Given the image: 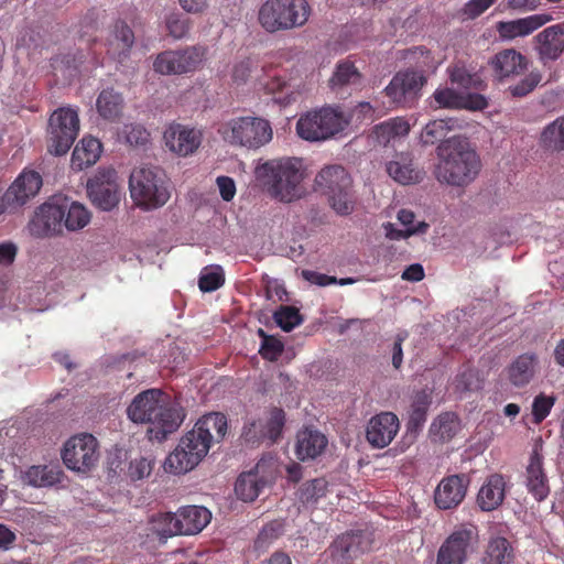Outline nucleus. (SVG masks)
I'll return each mask as SVG.
<instances>
[{
    "mask_svg": "<svg viewBox=\"0 0 564 564\" xmlns=\"http://www.w3.org/2000/svg\"><path fill=\"white\" fill-rule=\"evenodd\" d=\"M133 423L149 424L150 440L164 441L183 422L184 414L174 406L170 397L160 389H148L138 393L127 409Z\"/></svg>",
    "mask_w": 564,
    "mask_h": 564,
    "instance_id": "1",
    "label": "nucleus"
},
{
    "mask_svg": "<svg viewBox=\"0 0 564 564\" xmlns=\"http://www.w3.org/2000/svg\"><path fill=\"white\" fill-rule=\"evenodd\" d=\"M438 164L436 178L452 186H466L474 182L481 170V160L467 138L454 135L436 149Z\"/></svg>",
    "mask_w": 564,
    "mask_h": 564,
    "instance_id": "2",
    "label": "nucleus"
},
{
    "mask_svg": "<svg viewBox=\"0 0 564 564\" xmlns=\"http://www.w3.org/2000/svg\"><path fill=\"white\" fill-rule=\"evenodd\" d=\"M254 173L257 180L275 199L291 203L300 199L304 194L302 182L305 167L299 158L268 160L259 164Z\"/></svg>",
    "mask_w": 564,
    "mask_h": 564,
    "instance_id": "3",
    "label": "nucleus"
},
{
    "mask_svg": "<svg viewBox=\"0 0 564 564\" xmlns=\"http://www.w3.org/2000/svg\"><path fill=\"white\" fill-rule=\"evenodd\" d=\"M314 191L334 212L354 210L357 202L352 178L339 164L324 166L314 178Z\"/></svg>",
    "mask_w": 564,
    "mask_h": 564,
    "instance_id": "4",
    "label": "nucleus"
},
{
    "mask_svg": "<svg viewBox=\"0 0 564 564\" xmlns=\"http://www.w3.org/2000/svg\"><path fill=\"white\" fill-rule=\"evenodd\" d=\"M307 0H267L258 11L259 24L269 33L302 28L310 19Z\"/></svg>",
    "mask_w": 564,
    "mask_h": 564,
    "instance_id": "5",
    "label": "nucleus"
},
{
    "mask_svg": "<svg viewBox=\"0 0 564 564\" xmlns=\"http://www.w3.org/2000/svg\"><path fill=\"white\" fill-rule=\"evenodd\" d=\"M221 139L231 147L258 150L273 138L271 123L261 117L243 116L221 123L217 130Z\"/></svg>",
    "mask_w": 564,
    "mask_h": 564,
    "instance_id": "6",
    "label": "nucleus"
},
{
    "mask_svg": "<svg viewBox=\"0 0 564 564\" xmlns=\"http://www.w3.org/2000/svg\"><path fill=\"white\" fill-rule=\"evenodd\" d=\"M130 194L137 206L159 208L170 198L164 175L156 166L134 169L129 177Z\"/></svg>",
    "mask_w": 564,
    "mask_h": 564,
    "instance_id": "7",
    "label": "nucleus"
},
{
    "mask_svg": "<svg viewBox=\"0 0 564 564\" xmlns=\"http://www.w3.org/2000/svg\"><path fill=\"white\" fill-rule=\"evenodd\" d=\"M349 124L339 107H323L310 111L297 120L296 132L307 141L327 140L341 132Z\"/></svg>",
    "mask_w": 564,
    "mask_h": 564,
    "instance_id": "8",
    "label": "nucleus"
},
{
    "mask_svg": "<svg viewBox=\"0 0 564 564\" xmlns=\"http://www.w3.org/2000/svg\"><path fill=\"white\" fill-rule=\"evenodd\" d=\"M207 58V47L191 45L180 50H166L153 61V70L160 75H187L200 69Z\"/></svg>",
    "mask_w": 564,
    "mask_h": 564,
    "instance_id": "9",
    "label": "nucleus"
},
{
    "mask_svg": "<svg viewBox=\"0 0 564 564\" xmlns=\"http://www.w3.org/2000/svg\"><path fill=\"white\" fill-rule=\"evenodd\" d=\"M210 443L194 426L166 457L164 469L176 475L185 474L199 464L207 455Z\"/></svg>",
    "mask_w": 564,
    "mask_h": 564,
    "instance_id": "10",
    "label": "nucleus"
},
{
    "mask_svg": "<svg viewBox=\"0 0 564 564\" xmlns=\"http://www.w3.org/2000/svg\"><path fill=\"white\" fill-rule=\"evenodd\" d=\"M79 132V118L75 109L61 107L48 119L47 149L55 155H64Z\"/></svg>",
    "mask_w": 564,
    "mask_h": 564,
    "instance_id": "11",
    "label": "nucleus"
},
{
    "mask_svg": "<svg viewBox=\"0 0 564 564\" xmlns=\"http://www.w3.org/2000/svg\"><path fill=\"white\" fill-rule=\"evenodd\" d=\"M62 458L65 466L76 473L87 474L99 459V444L89 433L72 436L64 444Z\"/></svg>",
    "mask_w": 564,
    "mask_h": 564,
    "instance_id": "12",
    "label": "nucleus"
},
{
    "mask_svg": "<svg viewBox=\"0 0 564 564\" xmlns=\"http://www.w3.org/2000/svg\"><path fill=\"white\" fill-rule=\"evenodd\" d=\"M87 193L93 205L102 212H111L118 207L121 189L117 182V172L112 167L99 169L88 180Z\"/></svg>",
    "mask_w": 564,
    "mask_h": 564,
    "instance_id": "13",
    "label": "nucleus"
},
{
    "mask_svg": "<svg viewBox=\"0 0 564 564\" xmlns=\"http://www.w3.org/2000/svg\"><path fill=\"white\" fill-rule=\"evenodd\" d=\"M42 185L43 180L39 172L23 169L1 196L0 212L24 207L39 194Z\"/></svg>",
    "mask_w": 564,
    "mask_h": 564,
    "instance_id": "14",
    "label": "nucleus"
},
{
    "mask_svg": "<svg viewBox=\"0 0 564 564\" xmlns=\"http://www.w3.org/2000/svg\"><path fill=\"white\" fill-rule=\"evenodd\" d=\"M91 214H34L29 223L30 234L34 237H50L63 231L78 230L90 223Z\"/></svg>",
    "mask_w": 564,
    "mask_h": 564,
    "instance_id": "15",
    "label": "nucleus"
},
{
    "mask_svg": "<svg viewBox=\"0 0 564 564\" xmlns=\"http://www.w3.org/2000/svg\"><path fill=\"white\" fill-rule=\"evenodd\" d=\"M204 132L197 127L178 122L170 123L163 133L165 147L178 156H189L200 147Z\"/></svg>",
    "mask_w": 564,
    "mask_h": 564,
    "instance_id": "16",
    "label": "nucleus"
},
{
    "mask_svg": "<svg viewBox=\"0 0 564 564\" xmlns=\"http://www.w3.org/2000/svg\"><path fill=\"white\" fill-rule=\"evenodd\" d=\"M427 77L423 73L408 68L398 72L384 88L386 95L395 105L406 106L417 98L422 87L426 84Z\"/></svg>",
    "mask_w": 564,
    "mask_h": 564,
    "instance_id": "17",
    "label": "nucleus"
},
{
    "mask_svg": "<svg viewBox=\"0 0 564 564\" xmlns=\"http://www.w3.org/2000/svg\"><path fill=\"white\" fill-rule=\"evenodd\" d=\"M370 534L364 531H350L338 535L329 545L327 552L337 564L350 562L371 550Z\"/></svg>",
    "mask_w": 564,
    "mask_h": 564,
    "instance_id": "18",
    "label": "nucleus"
},
{
    "mask_svg": "<svg viewBox=\"0 0 564 564\" xmlns=\"http://www.w3.org/2000/svg\"><path fill=\"white\" fill-rule=\"evenodd\" d=\"M470 484L467 474H455L444 477L437 485L434 502L438 509L449 510L458 507L466 497Z\"/></svg>",
    "mask_w": 564,
    "mask_h": 564,
    "instance_id": "19",
    "label": "nucleus"
},
{
    "mask_svg": "<svg viewBox=\"0 0 564 564\" xmlns=\"http://www.w3.org/2000/svg\"><path fill=\"white\" fill-rule=\"evenodd\" d=\"M172 523L171 532H180L181 535L199 533L210 521L212 513L205 507L186 506L176 512V517L166 518Z\"/></svg>",
    "mask_w": 564,
    "mask_h": 564,
    "instance_id": "20",
    "label": "nucleus"
},
{
    "mask_svg": "<svg viewBox=\"0 0 564 564\" xmlns=\"http://www.w3.org/2000/svg\"><path fill=\"white\" fill-rule=\"evenodd\" d=\"M134 32L123 20H117L106 37V53L119 63L129 58L134 44Z\"/></svg>",
    "mask_w": 564,
    "mask_h": 564,
    "instance_id": "21",
    "label": "nucleus"
},
{
    "mask_svg": "<svg viewBox=\"0 0 564 564\" xmlns=\"http://www.w3.org/2000/svg\"><path fill=\"white\" fill-rule=\"evenodd\" d=\"M399 427V419L394 413L381 412L370 419L366 438L372 447L383 448L393 441Z\"/></svg>",
    "mask_w": 564,
    "mask_h": 564,
    "instance_id": "22",
    "label": "nucleus"
},
{
    "mask_svg": "<svg viewBox=\"0 0 564 564\" xmlns=\"http://www.w3.org/2000/svg\"><path fill=\"white\" fill-rule=\"evenodd\" d=\"M542 446L535 445L525 469V486L536 501H543L550 494L549 479L543 468Z\"/></svg>",
    "mask_w": 564,
    "mask_h": 564,
    "instance_id": "23",
    "label": "nucleus"
},
{
    "mask_svg": "<svg viewBox=\"0 0 564 564\" xmlns=\"http://www.w3.org/2000/svg\"><path fill=\"white\" fill-rule=\"evenodd\" d=\"M549 13H538L511 21H499L496 31L501 40L511 41L527 36L552 20Z\"/></svg>",
    "mask_w": 564,
    "mask_h": 564,
    "instance_id": "24",
    "label": "nucleus"
},
{
    "mask_svg": "<svg viewBox=\"0 0 564 564\" xmlns=\"http://www.w3.org/2000/svg\"><path fill=\"white\" fill-rule=\"evenodd\" d=\"M471 540V530L453 532L440 547L436 564H464Z\"/></svg>",
    "mask_w": 564,
    "mask_h": 564,
    "instance_id": "25",
    "label": "nucleus"
},
{
    "mask_svg": "<svg viewBox=\"0 0 564 564\" xmlns=\"http://www.w3.org/2000/svg\"><path fill=\"white\" fill-rule=\"evenodd\" d=\"M489 65L499 80L522 75L529 65L528 58L514 48H505L496 53Z\"/></svg>",
    "mask_w": 564,
    "mask_h": 564,
    "instance_id": "26",
    "label": "nucleus"
},
{
    "mask_svg": "<svg viewBox=\"0 0 564 564\" xmlns=\"http://www.w3.org/2000/svg\"><path fill=\"white\" fill-rule=\"evenodd\" d=\"M284 423V411L280 408H273L265 425H262L261 422H251L248 426H245L243 436L247 442L251 443H258L263 438L276 442L281 436Z\"/></svg>",
    "mask_w": 564,
    "mask_h": 564,
    "instance_id": "27",
    "label": "nucleus"
},
{
    "mask_svg": "<svg viewBox=\"0 0 564 564\" xmlns=\"http://www.w3.org/2000/svg\"><path fill=\"white\" fill-rule=\"evenodd\" d=\"M535 41L536 51L544 63L557 59L564 53V23L547 26L535 36Z\"/></svg>",
    "mask_w": 564,
    "mask_h": 564,
    "instance_id": "28",
    "label": "nucleus"
},
{
    "mask_svg": "<svg viewBox=\"0 0 564 564\" xmlns=\"http://www.w3.org/2000/svg\"><path fill=\"white\" fill-rule=\"evenodd\" d=\"M328 444L327 437L316 429L304 427L296 434L295 454L299 459H314L319 456Z\"/></svg>",
    "mask_w": 564,
    "mask_h": 564,
    "instance_id": "29",
    "label": "nucleus"
},
{
    "mask_svg": "<svg viewBox=\"0 0 564 564\" xmlns=\"http://www.w3.org/2000/svg\"><path fill=\"white\" fill-rule=\"evenodd\" d=\"M538 357L535 354L518 356L505 370L508 381L517 388L525 387L535 375Z\"/></svg>",
    "mask_w": 564,
    "mask_h": 564,
    "instance_id": "30",
    "label": "nucleus"
},
{
    "mask_svg": "<svg viewBox=\"0 0 564 564\" xmlns=\"http://www.w3.org/2000/svg\"><path fill=\"white\" fill-rule=\"evenodd\" d=\"M506 481L499 474L490 475L479 489L477 503L484 511L497 509L505 500Z\"/></svg>",
    "mask_w": 564,
    "mask_h": 564,
    "instance_id": "31",
    "label": "nucleus"
},
{
    "mask_svg": "<svg viewBox=\"0 0 564 564\" xmlns=\"http://www.w3.org/2000/svg\"><path fill=\"white\" fill-rule=\"evenodd\" d=\"M447 74L451 83L464 90H482L486 87L481 76L474 67H469L465 62L458 59L447 67Z\"/></svg>",
    "mask_w": 564,
    "mask_h": 564,
    "instance_id": "32",
    "label": "nucleus"
},
{
    "mask_svg": "<svg viewBox=\"0 0 564 564\" xmlns=\"http://www.w3.org/2000/svg\"><path fill=\"white\" fill-rule=\"evenodd\" d=\"M101 151L102 145L98 139L84 137L73 151L72 167L83 171L94 165L99 160Z\"/></svg>",
    "mask_w": 564,
    "mask_h": 564,
    "instance_id": "33",
    "label": "nucleus"
},
{
    "mask_svg": "<svg viewBox=\"0 0 564 564\" xmlns=\"http://www.w3.org/2000/svg\"><path fill=\"white\" fill-rule=\"evenodd\" d=\"M195 429L212 444L221 442L227 433V419L223 413L213 412L200 417Z\"/></svg>",
    "mask_w": 564,
    "mask_h": 564,
    "instance_id": "34",
    "label": "nucleus"
},
{
    "mask_svg": "<svg viewBox=\"0 0 564 564\" xmlns=\"http://www.w3.org/2000/svg\"><path fill=\"white\" fill-rule=\"evenodd\" d=\"M96 107L98 113L106 120L113 121L119 118L123 109V98L113 88L100 91Z\"/></svg>",
    "mask_w": 564,
    "mask_h": 564,
    "instance_id": "35",
    "label": "nucleus"
},
{
    "mask_svg": "<svg viewBox=\"0 0 564 564\" xmlns=\"http://www.w3.org/2000/svg\"><path fill=\"white\" fill-rule=\"evenodd\" d=\"M388 174L398 183L406 185L420 182L422 173L413 166L412 161L404 155L387 164Z\"/></svg>",
    "mask_w": 564,
    "mask_h": 564,
    "instance_id": "36",
    "label": "nucleus"
},
{
    "mask_svg": "<svg viewBox=\"0 0 564 564\" xmlns=\"http://www.w3.org/2000/svg\"><path fill=\"white\" fill-rule=\"evenodd\" d=\"M431 403L432 397L426 390H420L413 395L408 421V430L417 431L423 427L426 422L427 411Z\"/></svg>",
    "mask_w": 564,
    "mask_h": 564,
    "instance_id": "37",
    "label": "nucleus"
},
{
    "mask_svg": "<svg viewBox=\"0 0 564 564\" xmlns=\"http://www.w3.org/2000/svg\"><path fill=\"white\" fill-rule=\"evenodd\" d=\"M361 74L355 64L349 61H341L336 65L333 76L329 78V87L333 90H340L349 86H359Z\"/></svg>",
    "mask_w": 564,
    "mask_h": 564,
    "instance_id": "38",
    "label": "nucleus"
},
{
    "mask_svg": "<svg viewBox=\"0 0 564 564\" xmlns=\"http://www.w3.org/2000/svg\"><path fill=\"white\" fill-rule=\"evenodd\" d=\"M267 487L261 478H258L257 473L251 470L245 471L239 475L235 484V492L240 500L253 501L261 491Z\"/></svg>",
    "mask_w": 564,
    "mask_h": 564,
    "instance_id": "39",
    "label": "nucleus"
},
{
    "mask_svg": "<svg viewBox=\"0 0 564 564\" xmlns=\"http://www.w3.org/2000/svg\"><path fill=\"white\" fill-rule=\"evenodd\" d=\"M62 475L58 467L31 466L24 474V480L33 487H51L61 481Z\"/></svg>",
    "mask_w": 564,
    "mask_h": 564,
    "instance_id": "40",
    "label": "nucleus"
},
{
    "mask_svg": "<svg viewBox=\"0 0 564 564\" xmlns=\"http://www.w3.org/2000/svg\"><path fill=\"white\" fill-rule=\"evenodd\" d=\"M402 57L413 66L414 72H420L424 75L437 68V62L432 55V52L425 46L408 48L403 52Z\"/></svg>",
    "mask_w": 564,
    "mask_h": 564,
    "instance_id": "41",
    "label": "nucleus"
},
{
    "mask_svg": "<svg viewBox=\"0 0 564 564\" xmlns=\"http://www.w3.org/2000/svg\"><path fill=\"white\" fill-rule=\"evenodd\" d=\"M456 123L453 118L430 121L421 132V141L425 145H432L438 141L442 143L448 132L455 129Z\"/></svg>",
    "mask_w": 564,
    "mask_h": 564,
    "instance_id": "42",
    "label": "nucleus"
},
{
    "mask_svg": "<svg viewBox=\"0 0 564 564\" xmlns=\"http://www.w3.org/2000/svg\"><path fill=\"white\" fill-rule=\"evenodd\" d=\"M459 427V422L454 413L445 412L440 414L431 424V435L441 442L449 441L455 436Z\"/></svg>",
    "mask_w": 564,
    "mask_h": 564,
    "instance_id": "43",
    "label": "nucleus"
},
{
    "mask_svg": "<svg viewBox=\"0 0 564 564\" xmlns=\"http://www.w3.org/2000/svg\"><path fill=\"white\" fill-rule=\"evenodd\" d=\"M488 564H510L513 550L510 542L502 536L492 538L487 547Z\"/></svg>",
    "mask_w": 564,
    "mask_h": 564,
    "instance_id": "44",
    "label": "nucleus"
},
{
    "mask_svg": "<svg viewBox=\"0 0 564 564\" xmlns=\"http://www.w3.org/2000/svg\"><path fill=\"white\" fill-rule=\"evenodd\" d=\"M264 89L267 90L268 94H280L281 96L276 97L275 101L283 105H289L291 102L296 101L299 96V91L294 89V86L279 76H275L268 80L264 85Z\"/></svg>",
    "mask_w": 564,
    "mask_h": 564,
    "instance_id": "45",
    "label": "nucleus"
},
{
    "mask_svg": "<svg viewBox=\"0 0 564 564\" xmlns=\"http://www.w3.org/2000/svg\"><path fill=\"white\" fill-rule=\"evenodd\" d=\"M36 212H87L85 206L66 194L57 193L48 197Z\"/></svg>",
    "mask_w": 564,
    "mask_h": 564,
    "instance_id": "46",
    "label": "nucleus"
},
{
    "mask_svg": "<svg viewBox=\"0 0 564 564\" xmlns=\"http://www.w3.org/2000/svg\"><path fill=\"white\" fill-rule=\"evenodd\" d=\"M45 30L40 25L23 28L18 36V45L28 50H37L45 44Z\"/></svg>",
    "mask_w": 564,
    "mask_h": 564,
    "instance_id": "47",
    "label": "nucleus"
},
{
    "mask_svg": "<svg viewBox=\"0 0 564 564\" xmlns=\"http://www.w3.org/2000/svg\"><path fill=\"white\" fill-rule=\"evenodd\" d=\"M273 319L284 332H291L303 322L299 308L289 305H281L274 312Z\"/></svg>",
    "mask_w": 564,
    "mask_h": 564,
    "instance_id": "48",
    "label": "nucleus"
},
{
    "mask_svg": "<svg viewBox=\"0 0 564 564\" xmlns=\"http://www.w3.org/2000/svg\"><path fill=\"white\" fill-rule=\"evenodd\" d=\"M543 144L551 150L564 149V117L550 123L542 133Z\"/></svg>",
    "mask_w": 564,
    "mask_h": 564,
    "instance_id": "49",
    "label": "nucleus"
},
{
    "mask_svg": "<svg viewBox=\"0 0 564 564\" xmlns=\"http://www.w3.org/2000/svg\"><path fill=\"white\" fill-rule=\"evenodd\" d=\"M482 380L479 371L471 367L463 369L455 378V390L458 392H474L481 389Z\"/></svg>",
    "mask_w": 564,
    "mask_h": 564,
    "instance_id": "50",
    "label": "nucleus"
},
{
    "mask_svg": "<svg viewBox=\"0 0 564 564\" xmlns=\"http://www.w3.org/2000/svg\"><path fill=\"white\" fill-rule=\"evenodd\" d=\"M225 283L224 270L220 265L205 268L198 280V286L203 292L218 290Z\"/></svg>",
    "mask_w": 564,
    "mask_h": 564,
    "instance_id": "51",
    "label": "nucleus"
},
{
    "mask_svg": "<svg viewBox=\"0 0 564 564\" xmlns=\"http://www.w3.org/2000/svg\"><path fill=\"white\" fill-rule=\"evenodd\" d=\"M252 473H257L258 478H261L262 482L267 486L272 484L279 473L278 459L272 455L262 456L256 466L250 469Z\"/></svg>",
    "mask_w": 564,
    "mask_h": 564,
    "instance_id": "52",
    "label": "nucleus"
},
{
    "mask_svg": "<svg viewBox=\"0 0 564 564\" xmlns=\"http://www.w3.org/2000/svg\"><path fill=\"white\" fill-rule=\"evenodd\" d=\"M327 492V481L324 478H315L303 484L300 489V500L303 503H315Z\"/></svg>",
    "mask_w": 564,
    "mask_h": 564,
    "instance_id": "53",
    "label": "nucleus"
},
{
    "mask_svg": "<svg viewBox=\"0 0 564 564\" xmlns=\"http://www.w3.org/2000/svg\"><path fill=\"white\" fill-rule=\"evenodd\" d=\"M436 108L460 109L463 94L449 87H438L432 95Z\"/></svg>",
    "mask_w": 564,
    "mask_h": 564,
    "instance_id": "54",
    "label": "nucleus"
},
{
    "mask_svg": "<svg viewBox=\"0 0 564 564\" xmlns=\"http://www.w3.org/2000/svg\"><path fill=\"white\" fill-rule=\"evenodd\" d=\"M542 80L540 70L534 69L527 74L521 80L508 87V91L512 97L522 98L532 93Z\"/></svg>",
    "mask_w": 564,
    "mask_h": 564,
    "instance_id": "55",
    "label": "nucleus"
},
{
    "mask_svg": "<svg viewBox=\"0 0 564 564\" xmlns=\"http://www.w3.org/2000/svg\"><path fill=\"white\" fill-rule=\"evenodd\" d=\"M165 26L172 37L180 40L188 33L191 22L189 19L185 18L183 14L172 12L165 19Z\"/></svg>",
    "mask_w": 564,
    "mask_h": 564,
    "instance_id": "56",
    "label": "nucleus"
},
{
    "mask_svg": "<svg viewBox=\"0 0 564 564\" xmlns=\"http://www.w3.org/2000/svg\"><path fill=\"white\" fill-rule=\"evenodd\" d=\"M555 400L553 395H545L544 393H540L534 398L532 403L533 423L540 424L547 417Z\"/></svg>",
    "mask_w": 564,
    "mask_h": 564,
    "instance_id": "57",
    "label": "nucleus"
},
{
    "mask_svg": "<svg viewBox=\"0 0 564 564\" xmlns=\"http://www.w3.org/2000/svg\"><path fill=\"white\" fill-rule=\"evenodd\" d=\"M259 335L263 338L260 354L261 356L270 361H275L283 352V344L281 340L273 336L267 335L262 329H259Z\"/></svg>",
    "mask_w": 564,
    "mask_h": 564,
    "instance_id": "58",
    "label": "nucleus"
},
{
    "mask_svg": "<svg viewBox=\"0 0 564 564\" xmlns=\"http://www.w3.org/2000/svg\"><path fill=\"white\" fill-rule=\"evenodd\" d=\"M257 66V62L251 57H246L235 63L231 72V78L236 84H245L253 68Z\"/></svg>",
    "mask_w": 564,
    "mask_h": 564,
    "instance_id": "59",
    "label": "nucleus"
},
{
    "mask_svg": "<svg viewBox=\"0 0 564 564\" xmlns=\"http://www.w3.org/2000/svg\"><path fill=\"white\" fill-rule=\"evenodd\" d=\"M167 517H176V513H161L153 520V532L159 536L161 542H165L169 538L181 535L180 532L172 531V523L170 524Z\"/></svg>",
    "mask_w": 564,
    "mask_h": 564,
    "instance_id": "60",
    "label": "nucleus"
},
{
    "mask_svg": "<svg viewBox=\"0 0 564 564\" xmlns=\"http://www.w3.org/2000/svg\"><path fill=\"white\" fill-rule=\"evenodd\" d=\"M285 531L283 520H273L267 523L258 535V542L261 544L270 543L281 536Z\"/></svg>",
    "mask_w": 564,
    "mask_h": 564,
    "instance_id": "61",
    "label": "nucleus"
},
{
    "mask_svg": "<svg viewBox=\"0 0 564 564\" xmlns=\"http://www.w3.org/2000/svg\"><path fill=\"white\" fill-rule=\"evenodd\" d=\"M152 469L153 462L145 457H140L130 463L128 474L132 480H141L150 476Z\"/></svg>",
    "mask_w": 564,
    "mask_h": 564,
    "instance_id": "62",
    "label": "nucleus"
},
{
    "mask_svg": "<svg viewBox=\"0 0 564 564\" xmlns=\"http://www.w3.org/2000/svg\"><path fill=\"white\" fill-rule=\"evenodd\" d=\"M127 142L131 145H144L150 138V133L141 124H130L124 127Z\"/></svg>",
    "mask_w": 564,
    "mask_h": 564,
    "instance_id": "63",
    "label": "nucleus"
},
{
    "mask_svg": "<svg viewBox=\"0 0 564 564\" xmlns=\"http://www.w3.org/2000/svg\"><path fill=\"white\" fill-rule=\"evenodd\" d=\"M488 107V100L480 94H466L463 95L460 109L481 111Z\"/></svg>",
    "mask_w": 564,
    "mask_h": 564,
    "instance_id": "64",
    "label": "nucleus"
}]
</instances>
